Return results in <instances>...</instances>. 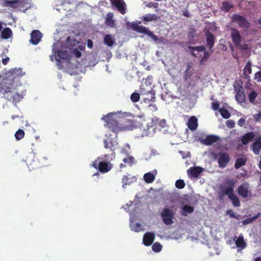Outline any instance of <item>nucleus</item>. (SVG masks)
I'll list each match as a JSON object with an SVG mask.
<instances>
[{
    "label": "nucleus",
    "instance_id": "f257e3e1",
    "mask_svg": "<svg viewBox=\"0 0 261 261\" xmlns=\"http://www.w3.org/2000/svg\"><path fill=\"white\" fill-rule=\"evenodd\" d=\"M23 74L20 68L12 69L8 72L7 77L3 80L5 84L9 85L3 87L4 96L8 100L11 101L14 105L20 102L23 98V96L19 94L14 87V84L19 82L20 78Z\"/></svg>",
    "mask_w": 261,
    "mask_h": 261
},
{
    "label": "nucleus",
    "instance_id": "f03ea898",
    "mask_svg": "<svg viewBox=\"0 0 261 261\" xmlns=\"http://www.w3.org/2000/svg\"><path fill=\"white\" fill-rule=\"evenodd\" d=\"M113 115L112 113H109L102 117V119L106 122L105 126L110 131L118 134L124 130H133L135 128L133 121L126 119L123 122H119L113 118Z\"/></svg>",
    "mask_w": 261,
    "mask_h": 261
},
{
    "label": "nucleus",
    "instance_id": "7ed1b4c3",
    "mask_svg": "<svg viewBox=\"0 0 261 261\" xmlns=\"http://www.w3.org/2000/svg\"><path fill=\"white\" fill-rule=\"evenodd\" d=\"M116 153L113 151L112 153H108L97 157L92 163V167L98 170L101 173L109 172L113 167L111 162L115 158Z\"/></svg>",
    "mask_w": 261,
    "mask_h": 261
},
{
    "label": "nucleus",
    "instance_id": "20e7f679",
    "mask_svg": "<svg viewBox=\"0 0 261 261\" xmlns=\"http://www.w3.org/2000/svg\"><path fill=\"white\" fill-rule=\"evenodd\" d=\"M0 5L12 12L20 10L25 12L31 7L30 0H0Z\"/></svg>",
    "mask_w": 261,
    "mask_h": 261
},
{
    "label": "nucleus",
    "instance_id": "39448f33",
    "mask_svg": "<svg viewBox=\"0 0 261 261\" xmlns=\"http://www.w3.org/2000/svg\"><path fill=\"white\" fill-rule=\"evenodd\" d=\"M226 184L228 185V187L223 190L222 191L225 194L228 196L229 198L231 200L234 206H240V201L234 193L233 188L235 185V181L233 179H228L226 180Z\"/></svg>",
    "mask_w": 261,
    "mask_h": 261
},
{
    "label": "nucleus",
    "instance_id": "423d86ee",
    "mask_svg": "<svg viewBox=\"0 0 261 261\" xmlns=\"http://www.w3.org/2000/svg\"><path fill=\"white\" fill-rule=\"evenodd\" d=\"M131 28L132 29L138 33H143L149 36L155 43H161L163 41L164 38L163 37H161L160 38H158L156 36H155L153 32L148 30L146 29V27L143 25H139L136 22H133L131 23Z\"/></svg>",
    "mask_w": 261,
    "mask_h": 261
},
{
    "label": "nucleus",
    "instance_id": "0eeeda50",
    "mask_svg": "<svg viewBox=\"0 0 261 261\" xmlns=\"http://www.w3.org/2000/svg\"><path fill=\"white\" fill-rule=\"evenodd\" d=\"M212 155L215 160H217L219 166L221 168L226 167L230 160L229 154L226 152L221 151L213 152Z\"/></svg>",
    "mask_w": 261,
    "mask_h": 261
},
{
    "label": "nucleus",
    "instance_id": "6e6552de",
    "mask_svg": "<svg viewBox=\"0 0 261 261\" xmlns=\"http://www.w3.org/2000/svg\"><path fill=\"white\" fill-rule=\"evenodd\" d=\"M231 21L232 22L237 23L242 28L248 29L251 25L250 23L245 17L238 14H234L232 15Z\"/></svg>",
    "mask_w": 261,
    "mask_h": 261
},
{
    "label": "nucleus",
    "instance_id": "1a4fd4ad",
    "mask_svg": "<svg viewBox=\"0 0 261 261\" xmlns=\"http://www.w3.org/2000/svg\"><path fill=\"white\" fill-rule=\"evenodd\" d=\"M48 165L47 159L43 156L40 158L38 162L34 159H33L32 163L27 162V165L30 170L45 167L48 166Z\"/></svg>",
    "mask_w": 261,
    "mask_h": 261
},
{
    "label": "nucleus",
    "instance_id": "9d476101",
    "mask_svg": "<svg viewBox=\"0 0 261 261\" xmlns=\"http://www.w3.org/2000/svg\"><path fill=\"white\" fill-rule=\"evenodd\" d=\"M161 217L163 222L166 225H170L173 223L172 218L173 213L172 211L168 208H164L161 213Z\"/></svg>",
    "mask_w": 261,
    "mask_h": 261
},
{
    "label": "nucleus",
    "instance_id": "9b49d317",
    "mask_svg": "<svg viewBox=\"0 0 261 261\" xmlns=\"http://www.w3.org/2000/svg\"><path fill=\"white\" fill-rule=\"evenodd\" d=\"M238 192L239 195L243 198H247L249 194L251 193L250 185L248 182L242 183L238 188Z\"/></svg>",
    "mask_w": 261,
    "mask_h": 261
},
{
    "label": "nucleus",
    "instance_id": "f8f14e48",
    "mask_svg": "<svg viewBox=\"0 0 261 261\" xmlns=\"http://www.w3.org/2000/svg\"><path fill=\"white\" fill-rule=\"evenodd\" d=\"M231 38L235 46L238 47L240 45L241 42V36L240 32L235 28H231Z\"/></svg>",
    "mask_w": 261,
    "mask_h": 261
},
{
    "label": "nucleus",
    "instance_id": "ddd939ff",
    "mask_svg": "<svg viewBox=\"0 0 261 261\" xmlns=\"http://www.w3.org/2000/svg\"><path fill=\"white\" fill-rule=\"evenodd\" d=\"M111 3L112 5L116 7L122 14H124L126 13V4L123 0H111Z\"/></svg>",
    "mask_w": 261,
    "mask_h": 261
},
{
    "label": "nucleus",
    "instance_id": "4468645a",
    "mask_svg": "<svg viewBox=\"0 0 261 261\" xmlns=\"http://www.w3.org/2000/svg\"><path fill=\"white\" fill-rule=\"evenodd\" d=\"M203 171V168L200 167H190L187 170V173L189 176L191 177H198L199 174Z\"/></svg>",
    "mask_w": 261,
    "mask_h": 261
},
{
    "label": "nucleus",
    "instance_id": "2eb2a0df",
    "mask_svg": "<svg viewBox=\"0 0 261 261\" xmlns=\"http://www.w3.org/2000/svg\"><path fill=\"white\" fill-rule=\"evenodd\" d=\"M219 139V137L216 135H207L204 139H201V142L202 144L205 145H211L213 143L217 142Z\"/></svg>",
    "mask_w": 261,
    "mask_h": 261
},
{
    "label": "nucleus",
    "instance_id": "dca6fc26",
    "mask_svg": "<svg viewBox=\"0 0 261 261\" xmlns=\"http://www.w3.org/2000/svg\"><path fill=\"white\" fill-rule=\"evenodd\" d=\"M155 239V234L153 232H146L143 236V244L147 246L151 245Z\"/></svg>",
    "mask_w": 261,
    "mask_h": 261
},
{
    "label": "nucleus",
    "instance_id": "f3484780",
    "mask_svg": "<svg viewBox=\"0 0 261 261\" xmlns=\"http://www.w3.org/2000/svg\"><path fill=\"white\" fill-rule=\"evenodd\" d=\"M236 98L240 103H243L245 101L246 96L244 94V88L242 86H240L236 89Z\"/></svg>",
    "mask_w": 261,
    "mask_h": 261
},
{
    "label": "nucleus",
    "instance_id": "a211bd4d",
    "mask_svg": "<svg viewBox=\"0 0 261 261\" xmlns=\"http://www.w3.org/2000/svg\"><path fill=\"white\" fill-rule=\"evenodd\" d=\"M41 38V34L38 30H34L31 34L30 42L34 44H37Z\"/></svg>",
    "mask_w": 261,
    "mask_h": 261
},
{
    "label": "nucleus",
    "instance_id": "6ab92c4d",
    "mask_svg": "<svg viewBox=\"0 0 261 261\" xmlns=\"http://www.w3.org/2000/svg\"><path fill=\"white\" fill-rule=\"evenodd\" d=\"M205 35L206 36V44L210 49H211L213 47L215 43L214 35L209 31H207L205 32Z\"/></svg>",
    "mask_w": 261,
    "mask_h": 261
},
{
    "label": "nucleus",
    "instance_id": "aec40b11",
    "mask_svg": "<svg viewBox=\"0 0 261 261\" xmlns=\"http://www.w3.org/2000/svg\"><path fill=\"white\" fill-rule=\"evenodd\" d=\"M251 147H252L253 152L255 154H258L259 153L261 149V135L255 140Z\"/></svg>",
    "mask_w": 261,
    "mask_h": 261
},
{
    "label": "nucleus",
    "instance_id": "412c9836",
    "mask_svg": "<svg viewBox=\"0 0 261 261\" xmlns=\"http://www.w3.org/2000/svg\"><path fill=\"white\" fill-rule=\"evenodd\" d=\"M186 51H189L190 50H192L191 52V55L194 56V57H197L196 55L194 52V50H196L198 52H202L205 51V47L203 45H200V46H188L186 49Z\"/></svg>",
    "mask_w": 261,
    "mask_h": 261
},
{
    "label": "nucleus",
    "instance_id": "4be33fe9",
    "mask_svg": "<svg viewBox=\"0 0 261 261\" xmlns=\"http://www.w3.org/2000/svg\"><path fill=\"white\" fill-rule=\"evenodd\" d=\"M187 125L191 130H195L198 126L197 119L195 116H192L188 120Z\"/></svg>",
    "mask_w": 261,
    "mask_h": 261
},
{
    "label": "nucleus",
    "instance_id": "5701e85b",
    "mask_svg": "<svg viewBox=\"0 0 261 261\" xmlns=\"http://www.w3.org/2000/svg\"><path fill=\"white\" fill-rule=\"evenodd\" d=\"M251 65V62L248 61L243 69L244 77L245 79H248L250 77L249 74L252 72Z\"/></svg>",
    "mask_w": 261,
    "mask_h": 261
},
{
    "label": "nucleus",
    "instance_id": "b1692460",
    "mask_svg": "<svg viewBox=\"0 0 261 261\" xmlns=\"http://www.w3.org/2000/svg\"><path fill=\"white\" fill-rule=\"evenodd\" d=\"M254 134L253 132H249L246 133L242 137V143L244 145L247 144L249 141H250L254 138Z\"/></svg>",
    "mask_w": 261,
    "mask_h": 261
},
{
    "label": "nucleus",
    "instance_id": "393cba45",
    "mask_svg": "<svg viewBox=\"0 0 261 261\" xmlns=\"http://www.w3.org/2000/svg\"><path fill=\"white\" fill-rule=\"evenodd\" d=\"M194 211L193 206L186 204L182 206L180 214L182 216H187L188 214H192Z\"/></svg>",
    "mask_w": 261,
    "mask_h": 261
},
{
    "label": "nucleus",
    "instance_id": "a878e982",
    "mask_svg": "<svg viewBox=\"0 0 261 261\" xmlns=\"http://www.w3.org/2000/svg\"><path fill=\"white\" fill-rule=\"evenodd\" d=\"M144 181L147 184H151L154 181L155 178V174L151 172H147L143 176Z\"/></svg>",
    "mask_w": 261,
    "mask_h": 261
},
{
    "label": "nucleus",
    "instance_id": "bb28decb",
    "mask_svg": "<svg viewBox=\"0 0 261 261\" xmlns=\"http://www.w3.org/2000/svg\"><path fill=\"white\" fill-rule=\"evenodd\" d=\"M236 245L238 248H241V249H244L246 244L244 240V237L242 236H240L235 241Z\"/></svg>",
    "mask_w": 261,
    "mask_h": 261
},
{
    "label": "nucleus",
    "instance_id": "cd10ccee",
    "mask_svg": "<svg viewBox=\"0 0 261 261\" xmlns=\"http://www.w3.org/2000/svg\"><path fill=\"white\" fill-rule=\"evenodd\" d=\"M103 144L105 148L110 149V153H112V151L115 152L114 151L115 144H113V142L111 140H108L107 139H105L103 140Z\"/></svg>",
    "mask_w": 261,
    "mask_h": 261
},
{
    "label": "nucleus",
    "instance_id": "c85d7f7f",
    "mask_svg": "<svg viewBox=\"0 0 261 261\" xmlns=\"http://www.w3.org/2000/svg\"><path fill=\"white\" fill-rule=\"evenodd\" d=\"M247 162V159L244 158H238L234 164V167L236 169H238L241 167L244 166Z\"/></svg>",
    "mask_w": 261,
    "mask_h": 261
},
{
    "label": "nucleus",
    "instance_id": "c756f323",
    "mask_svg": "<svg viewBox=\"0 0 261 261\" xmlns=\"http://www.w3.org/2000/svg\"><path fill=\"white\" fill-rule=\"evenodd\" d=\"M12 35V30L9 28H5L1 33L2 38L5 39H8L10 38Z\"/></svg>",
    "mask_w": 261,
    "mask_h": 261
},
{
    "label": "nucleus",
    "instance_id": "7c9ffc66",
    "mask_svg": "<svg viewBox=\"0 0 261 261\" xmlns=\"http://www.w3.org/2000/svg\"><path fill=\"white\" fill-rule=\"evenodd\" d=\"M104 43L109 46H112L115 43V40L113 39L111 35H106L103 39Z\"/></svg>",
    "mask_w": 261,
    "mask_h": 261
},
{
    "label": "nucleus",
    "instance_id": "2f4dec72",
    "mask_svg": "<svg viewBox=\"0 0 261 261\" xmlns=\"http://www.w3.org/2000/svg\"><path fill=\"white\" fill-rule=\"evenodd\" d=\"M192 67V63H189L187 65V68L184 72V78L185 80L190 79L191 77L192 74L190 72V70Z\"/></svg>",
    "mask_w": 261,
    "mask_h": 261
},
{
    "label": "nucleus",
    "instance_id": "473e14b6",
    "mask_svg": "<svg viewBox=\"0 0 261 261\" xmlns=\"http://www.w3.org/2000/svg\"><path fill=\"white\" fill-rule=\"evenodd\" d=\"M157 16L155 14H147L145 16H143L142 20L143 21L149 22L153 20H156L157 19Z\"/></svg>",
    "mask_w": 261,
    "mask_h": 261
},
{
    "label": "nucleus",
    "instance_id": "72a5a7b5",
    "mask_svg": "<svg viewBox=\"0 0 261 261\" xmlns=\"http://www.w3.org/2000/svg\"><path fill=\"white\" fill-rule=\"evenodd\" d=\"M260 215V213H258L252 217L249 218L244 220L242 221V223L244 225L250 224V223H252L253 221L257 219L259 217Z\"/></svg>",
    "mask_w": 261,
    "mask_h": 261
},
{
    "label": "nucleus",
    "instance_id": "f704fd0d",
    "mask_svg": "<svg viewBox=\"0 0 261 261\" xmlns=\"http://www.w3.org/2000/svg\"><path fill=\"white\" fill-rule=\"evenodd\" d=\"M123 162L127 166H132L134 162V158L132 156H127L123 159Z\"/></svg>",
    "mask_w": 261,
    "mask_h": 261
},
{
    "label": "nucleus",
    "instance_id": "c9c22d12",
    "mask_svg": "<svg viewBox=\"0 0 261 261\" xmlns=\"http://www.w3.org/2000/svg\"><path fill=\"white\" fill-rule=\"evenodd\" d=\"M219 112L222 117H223L225 119H228L231 116L229 111L226 109L221 108L219 109Z\"/></svg>",
    "mask_w": 261,
    "mask_h": 261
},
{
    "label": "nucleus",
    "instance_id": "e433bc0d",
    "mask_svg": "<svg viewBox=\"0 0 261 261\" xmlns=\"http://www.w3.org/2000/svg\"><path fill=\"white\" fill-rule=\"evenodd\" d=\"M24 132L21 129H19L15 134V137L16 140H20L24 138Z\"/></svg>",
    "mask_w": 261,
    "mask_h": 261
},
{
    "label": "nucleus",
    "instance_id": "4c0bfd02",
    "mask_svg": "<svg viewBox=\"0 0 261 261\" xmlns=\"http://www.w3.org/2000/svg\"><path fill=\"white\" fill-rule=\"evenodd\" d=\"M130 179V177H129L127 175H123L122 178V183L123 188H125L127 185L130 184V181H129Z\"/></svg>",
    "mask_w": 261,
    "mask_h": 261
},
{
    "label": "nucleus",
    "instance_id": "58836bf2",
    "mask_svg": "<svg viewBox=\"0 0 261 261\" xmlns=\"http://www.w3.org/2000/svg\"><path fill=\"white\" fill-rule=\"evenodd\" d=\"M162 245L159 242L154 243L152 246V249L155 252H159L161 251Z\"/></svg>",
    "mask_w": 261,
    "mask_h": 261
},
{
    "label": "nucleus",
    "instance_id": "ea45409f",
    "mask_svg": "<svg viewBox=\"0 0 261 261\" xmlns=\"http://www.w3.org/2000/svg\"><path fill=\"white\" fill-rule=\"evenodd\" d=\"M257 96V93L255 91L250 92L248 95L249 101L253 104H255V99Z\"/></svg>",
    "mask_w": 261,
    "mask_h": 261
},
{
    "label": "nucleus",
    "instance_id": "a19ab883",
    "mask_svg": "<svg viewBox=\"0 0 261 261\" xmlns=\"http://www.w3.org/2000/svg\"><path fill=\"white\" fill-rule=\"evenodd\" d=\"M232 8V6L228 1L223 2L222 3V9L226 12H228Z\"/></svg>",
    "mask_w": 261,
    "mask_h": 261
},
{
    "label": "nucleus",
    "instance_id": "79ce46f5",
    "mask_svg": "<svg viewBox=\"0 0 261 261\" xmlns=\"http://www.w3.org/2000/svg\"><path fill=\"white\" fill-rule=\"evenodd\" d=\"M58 56L62 59H66L68 58V52L67 50H60L58 51Z\"/></svg>",
    "mask_w": 261,
    "mask_h": 261
},
{
    "label": "nucleus",
    "instance_id": "37998d69",
    "mask_svg": "<svg viewBox=\"0 0 261 261\" xmlns=\"http://www.w3.org/2000/svg\"><path fill=\"white\" fill-rule=\"evenodd\" d=\"M226 214L230 216V218H234L238 220L240 217L239 215H236L232 210H228L226 212Z\"/></svg>",
    "mask_w": 261,
    "mask_h": 261
},
{
    "label": "nucleus",
    "instance_id": "c03bdc74",
    "mask_svg": "<svg viewBox=\"0 0 261 261\" xmlns=\"http://www.w3.org/2000/svg\"><path fill=\"white\" fill-rule=\"evenodd\" d=\"M175 186L178 189H183L185 187V181L182 179H178L175 182Z\"/></svg>",
    "mask_w": 261,
    "mask_h": 261
},
{
    "label": "nucleus",
    "instance_id": "a18cd8bd",
    "mask_svg": "<svg viewBox=\"0 0 261 261\" xmlns=\"http://www.w3.org/2000/svg\"><path fill=\"white\" fill-rule=\"evenodd\" d=\"M140 98L139 94L136 92L133 93L130 96L131 100L134 102L139 101Z\"/></svg>",
    "mask_w": 261,
    "mask_h": 261
},
{
    "label": "nucleus",
    "instance_id": "49530a36",
    "mask_svg": "<svg viewBox=\"0 0 261 261\" xmlns=\"http://www.w3.org/2000/svg\"><path fill=\"white\" fill-rule=\"evenodd\" d=\"M112 16L113 15L112 14V13H110L108 14V17L106 19L107 23L111 27H113L114 24V21L112 19Z\"/></svg>",
    "mask_w": 261,
    "mask_h": 261
},
{
    "label": "nucleus",
    "instance_id": "de8ad7c7",
    "mask_svg": "<svg viewBox=\"0 0 261 261\" xmlns=\"http://www.w3.org/2000/svg\"><path fill=\"white\" fill-rule=\"evenodd\" d=\"M210 57V54L208 51H205L204 53V55L201 58L200 61V64H203Z\"/></svg>",
    "mask_w": 261,
    "mask_h": 261
},
{
    "label": "nucleus",
    "instance_id": "09e8293b",
    "mask_svg": "<svg viewBox=\"0 0 261 261\" xmlns=\"http://www.w3.org/2000/svg\"><path fill=\"white\" fill-rule=\"evenodd\" d=\"M141 225L140 223H137L132 226V229L136 232H139L141 230Z\"/></svg>",
    "mask_w": 261,
    "mask_h": 261
},
{
    "label": "nucleus",
    "instance_id": "8fccbe9b",
    "mask_svg": "<svg viewBox=\"0 0 261 261\" xmlns=\"http://www.w3.org/2000/svg\"><path fill=\"white\" fill-rule=\"evenodd\" d=\"M212 108L214 111H217L219 109L220 107V102L218 101H216L212 102Z\"/></svg>",
    "mask_w": 261,
    "mask_h": 261
},
{
    "label": "nucleus",
    "instance_id": "3c124183",
    "mask_svg": "<svg viewBox=\"0 0 261 261\" xmlns=\"http://www.w3.org/2000/svg\"><path fill=\"white\" fill-rule=\"evenodd\" d=\"M254 79L258 83L261 82V71H257L255 73Z\"/></svg>",
    "mask_w": 261,
    "mask_h": 261
},
{
    "label": "nucleus",
    "instance_id": "603ef678",
    "mask_svg": "<svg viewBox=\"0 0 261 261\" xmlns=\"http://www.w3.org/2000/svg\"><path fill=\"white\" fill-rule=\"evenodd\" d=\"M226 125L227 127L232 128L235 126V122L232 120H228L226 122Z\"/></svg>",
    "mask_w": 261,
    "mask_h": 261
},
{
    "label": "nucleus",
    "instance_id": "864d4df0",
    "mask_svg": "<svg viewBox=\"0 0 261 261\" xmlns=\"http://www.w3.org/2000/svg\"><path fill=\"white\" fill-rule=\"evenodd\" d=\"M245 123L246 119L244 118H240L238 121V124L241 127L243 126Z\"/></svg>",
    "mask_w": 261,
    "mask_h": 261
},
{
    "label": "nucleus",
    "instance_id": "5fc2aeb1",
    "mask_svg": "<svg viewBox=\"0 0 261 261\" xmlns=\"http://www.w3.org/2000/svg\"><path fill=\"white\" fill-rule=\"evenodd\" d=\"M73 51L76 58H80L81 56V53L78 49H74Z\"/></svg>",
    "mask_w": 261,
    "mask_h": 261
},
{
    "label": "nucleus",
    "instance_id": "6e6d98bb",
    "mask_svg": "<svg viewBox=\"0 0 261 261\" xmlns=\"http://www.w3.org/2000/svg\"><path fill=\"white\" fill-rule=\"evenodd\" d=\"M74 0H63L62 5L64 6L66 4H72L74 3Z\"/></svg>",
    "mask_w": 261,
    "mask_h": 261
},
{
    "label": "nucleus",
    "instance_id": "4d7b16f0",
    "mask_svg": "<svg viewBox=\"0 0 261 261\" xmlns=\"http://www.w3.org/2000/svg\"><path fill=\"white\" fill-rule=\"evenodd\" d=\"M87 46L89 48H91L93 47V42L90 39L87 40Z\"/></svg>",
    "mask_w": 261,
    "mask_h": 261
},
{
    "label": "nucleus",
    "instance_id": "13d9d810",
    "mask_svg": "<svg viewBox=\"0 0 261 261\" xmlns=\"http://www.w3.org/2000/svg\"><path fill=\"white\" fill-rule=\"evenodd\" d=\"M10 59L9 57H7V58H6L5 59H3L2 60V63L4 65H7V63H8Z\"/></svg>",
    "mask_w": 261,
    "mask_h": 261
},
{
    "label": "nucleus",
    "instance_id": "bf43d9fd",
    "mask_svg": "<svg viewBox=\"0 0 261 261\" xmlns=\"http://www.w3.org/2000/svg\"><path fill=\"white\" fill-rule=\"evenodd\" d=\"M183 15L185 16H186V17H189L190 16V13H189V11L188 10H185L183 12Z\"/></svg>",
    "mask_w": 261,
    "mask_h": 261
},
{
    "label": "nucleus",
    "instance_id": "052dcab7",
    "mask_svg": "<svg viewBox=\"0 0 261 261\" xmlns=\"http://www.w3.org/2000/svg\"><path fill=\"white\" fill-rule=\"evenodd\" d=\"M150 107H152L153 108V110H154V111H156L158 110V108L155 104L150 105Z\"/></svg>",
    "mask_w": 261,
    "mask_h": 261
},
{
    "label": "nucleus",
    "instance_id": "680f3d73",
    "mask_svg": "<svg viewBox=\"0 0 261 261\" xmlns=\"http://www.w3.org/2000/svg\"><path fill=\"white\" fill-rule=\"evenodd\" d=\"M18 117H19L18 115H12V117H11V118H12V119L13 120H14V119H15L16 118H17Z\"/></svg>",
    "mask_w": 261,
    "mask_h": 261
},
{
    "label": "nucleus",
    "instance_id": "e2e57ef3",
    "mask_svg": "<svg viewBox=\"0 0 261 261\" xmlns=\"http://www.w3.org/2000/svg\"><path fill=\"white\" fill-rule=\"evenodd\" d=\"M126 166V165H124V164H122V163L120 164V168L121 169H122V168H124V167H125Z\"/></svg>",
    "mask_w": 261,
    "mask_h": 261
},
{
    "label": "nucleus",
    "instance_id": "0e129e2a",
    "mask_svg": "<svg viewBox=\"0 0 261 261\" xmlns=\"http://www.w3.org/2000/svg\"><path fill=\"white\" fill-rule=\"evenodd\" d=\"M254 261H261V257L256 258Z\"/></svg>",
    "mask_w": 261,
    "mask_h": 261
},
{
    "label": "nucleus",
    "instance_id": "69168bd1",
    "mask_svg": "<svg viewBox=\"0 0 261 261\" xmlns=\"http://www.w3.org/2000/svg\"><path fill=\"white\" fill-rule=\"evenodd\" d=\"M247 48H248V45H247V44H245V45H244L243 47V49H247Z\"/></svg>",
    "mask_w": 261,
    "mask_h": 261
},
{
    "label": "nucleus",
    "instance_id": "338daca9",
    "mask_svg": "<svg viewBox=\"0 0 261 261\" xmlns=\"http://www.w3.org/2000/svg\"><path fill=\"white\" fill-rule=\"evenodd\" d=\"M258 22L261 25V17L258 19Z\"/></svg>",
    "mask_w": 261,
    "mask_h": 261
},
{
    "label": "nucleus",
    "instance_id": "774afa93",
    "mask_svg": "<svg viewBox=\"0 0 261 261\" xmlns=\"http://www.w3.org/2000/svg\"><path fill=\"white\" fill-rule=\"evenodd\" d=\"M2 27L1 25H0V32L2 31Z\"/></svg>",
    "mask_w": 261,
    "mask_h": 261
}]
</instances>
